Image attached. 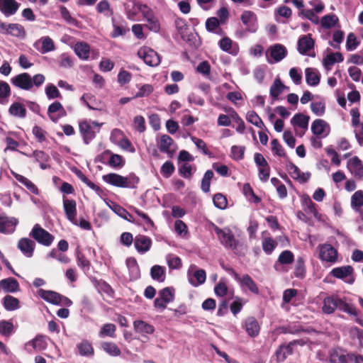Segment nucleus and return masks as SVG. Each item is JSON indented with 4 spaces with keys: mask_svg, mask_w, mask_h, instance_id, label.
Wrapping results in <instances>:
<instances>
[{
    "mask_svg": "<svg viewBox=\"0 0 363 363\" xmlns=\"http://www.w3.org/2000/svg\"><path fill=\"white\" fill-rule=\"evenodd\" d=\"M76 256L77 265L84 270H89L91 266V262L85 255L82 252L77 251Z\"/></svg>",
    "mask_w": 363,
    "mask_h": 363,
    "instance_id": "obj_59",
    "label": "nucleus"
},
{
    "mask_svg": "<svg viewBox=\"0 0 363 363\" xmlns=\"http://www.w3.org/2000/svg\"><path fill=\"white\" fill-rule=\"evenodd\" d=\"M353 272V267L350 265H347L333 269L330 272V274L335 278L344 279L345 278L352 275Z\"/></svg>",
    "mask_w": 363,
    "mask_h": 363,
    "instance_id": "obj_30",
    "label": "nucleus"
},
{
    "mask_svg": "<svg viewBox=\"0 0 363 363\" xmlns=\"http://www.w3.org/2000/svg\"><path fill=\"white\" fill-rule=\"evenodd\" d=\"M337 308L350 315L354 316L358 315V311L354 305L345 302V301L339 298L338 296L337 299Z\"/></svg>",
    "mask_w": 363,
    "mask_h": 363,
    "instance_id": "obj_38",
    "label": "nucleus"
},
{
    "mask_svg": "<svg viewBox=\"0 0 363 363\" xmlns=\"http://www.w3.org/2000/svg\"><path fill=\"white\" fill-rule=\"evenodd\" d=\"M77 177L86 185H87L90 189L95 191L98 194H101L102 193V189L100 186L95 184L91 180H89L86 175L79 169H77L75 172Z\"/></svg>",
    "mask_w": 363,
    "mask_h": 363,
    "instance_id": "obj_47",
    "label": "nucleus"
},
{
    "mask_svg": "<svg viewBox=\"0 0 363 363\" xmlns=\"http://www.w3.org/2000/svg\"><path fill=\"white\" fill-rule=\"evenodd\" d=\"M242 327L250 337H256L259 334L260 325L257 320L253 316L245 318Z\"/></svg>",
    "mask_w": 363,
    "mask_h": 363,
    "instance_id": "obj_13",
    "label": "nucleus"
},
{
    "mask_svg": "<svg viewBox=\"0 0 363 363\" xmlns=\"http://www.w3.org/2000/svg\"><path fill=\"white\" fill-rule=\"evenodd\" d=\"M174 170L175 167L172 162L167 161L161 167L160 173L164 177L169 178L174 173Z\"/></svg>",
    "mask_w": 363,
    "mask_h": 363,
    "instance_id": "obj_60",
    "label": "nucleus"
},
{
    "mask_svg": "<svg viewBox=\"0 0 363 363\" xmlns=\"http://www.w3.org/2000/svg\"><path fill=\"white\" fill-rule=\"evenodd\" d=\"M301 203L303 206H306L304 211H308V213L313 214L315 218L318 216V211L316 208V205L312 201L308 194H303L301 196Z\"/></svg>",
    "mask_w": 363,
    "mask_h": 363,
    "instance_id": "obj_41",
    "label": "nucleus"
},
{
    "mask_svg": "<svg viewBox=\"0 0 363 363\" xmlns=\"http://www.w3.org/2000/svg\"><path fill=\"white\" fill-rule=\"evenodd\" d=\"M45 94L49 99L62 98V95L58 89L52 84H49L45 87Z\"/></svg>",
    "mask_w": 363,
    "mask_h": 363,
    "instance_id": "obj_62",
    "label": "nucleus"
},
{
    "mask_svg": "<svg viewBox=\"0 0 363 363\" xmlns=\"http://www.w3.org/2000/svg\"><path fill=\"white\" fill-rule=\"evenodd\" d=\"M11 83L14 86L23 90H30L32 89L31 76L27 72L21 73L12 77Z\"/></svg>",
    "mask_w": 363,
    "mask_h": 363,
    "instance_id": "obj_10",
    "label": "nucleus"
},
{
    "mask_svg": "<svg viewBox=\"0 0 363 363\" xmlns=\"http://www.w3.org/2000/svg\"><path fill=\"white\" fill-rule=\"evenodd\" d=\"M138 55L149 66L155 67L160 62V58L157 52L150 48L144 47L140 48L138 52Z\"/></svg>",
    "mask_w": 363,
    "mask_h": 363,
    "instance_id": "obj_4",
    "label": "nucleus"
},
{
    "mask_svg": "<svg viewBox=\"0 0 363 363\" xmlns=\"http://www.w3.org/2000/svg\"><path fill=\"white\" fill-rule=\"evenodd\" d=\"M63 208L65 214L68 220L74 225H77V202L74 199H69L63 197Z\"/></svg>",
    "mask_w": 363,
    "mask_h": 363,
    "instance_id": "obj_7",
    "label": "nucleus"
},
{
    "mask_svg": "<svg viewBox=\"0 0 363 363\" xmlns=\"http://www.w3.org/2000/svg\"><path fill=\"white\" fill-rule=\"evenodd\" d=\"M345 351L340 347L333 348L329 353L330 363H347Z\"/></svg>",
    "mask_w": 363,
    "mask_h": 363,
    "instance_id": "obj_25",
    "label": "nucleus"
},
{
    "mask_svg": "<svg viewBox=\"0 0 363 363\" xmlns=\"http://www.w3.org/2000/svg\"><path fill=\"white\" fill-rule=\"evenodd\" d=\"M17 247L26 257H31L34 253L35 243L29 238H23L18 240Z\"/></svg>",
    "mask_w": 363,
    "mask_h": 363,
    "instance_id": "obj_16",
    "label": "nucleus"
},
{
    "mask_svg": "<svg viewBox=\"0 0 363 363\" xmlns=\"http://www.w3.org/2000/svg\"><path fill=\"white\" fill-rule=\"evenodd\" d=\"M294 262V253L289 250H286L281 252V254L279 255L277 261L274 264V267H276L277 263L280 264L289 265L292 264Z\"/></svg>",
    "mask_w": 363,
    "mask_h": 363,
    "instance_id": "obj_43",
    "label": "nucleus"
},
{
    "mask_svg": "<svg viewBox=\"0 0 363 363\" xmlns=\"http://www.w3.org/2000/svg\"><path fill=\"white\" fill-rule=\"evenodd\" d=\"M245 146L233 145L231 147V157L235 160H241L244 158Z\"/></svg>",
    "mask_w": 363,
    "mask_h": 363,
    "instance_id": "obj_63",
    "label": "nucleus"
},
{
    "mask_svg": "<svg viewBox=\"0 0 363 363\" xmlns=\"http://www.w3.org/2000/svg\"><path fill=\"white\" fill-rule=\"evenodd\" d=\"M215 232L217 234L220 242L228 248L235 249L237 247V241L234 235L230 230H224L218 227L215 228Z\"/></svg>",
    "mask_w": 363,
    "mask_h": 363,
    "instance_id": "obj_6",
    "label": "nucleus"
},
{
    "mask_svg": "<svg viewBox=\"0 0 363 363\" xmlns=\"http://www.w3.org/2000/svg\"><path fill=\"white\" fill-rule=\"evenodd\" d=\"M79 129L85 144H89L95 138V133L86 121L79 122Z\"/></svg>",
    "mask_w": 363,
    "mask_h": 363,
    "instance_id": "obj_18",
    "label": "nucleus"
},
{
    "mask_svg": "<svg viewBox=\"0 0 363 363\" xmlns=\"http://www.w3.org/2000/svg\"><path fill=\"white\" fill-rule=\"evenodd\" d=\"M230 115L232 120L238 124V127L236 128L237 132L243 133L245 130V125L243 120L239 116L238 113L233 108H230Z\"/></svg>",
    "mask_w": 363,
    "mask_h": 363,
    "instance_id": "obj_53",
    "label": "nucleus"
},
{
    "mask_svg": "<svg viewBox=\"0 0 363 363\" xmlns=\"http://www.w3.org/2000/svg\"><path fill=\"white\" fill-rule=\"evenodd\" d=\"M363 206V191L358 190L351 196V207L354 211H360Z\"/></svg>",
    "mask_w": 363,
    "mask_h": 363,
    "instance_id": "obj_46",
    "label": "nucleus"
},
{
    "mask_svg": "<svg viewBox=\"0 0 363 363\" xmlns=\"http://www.w3.org/2000/svg\"><path fill=\"white\" fill-rule=\"evenodd\" d=\"M271 57L277 62L282 60L287 55V50L281 44H275L269 48Z\"/></svg>",
    "mask_w": 363,
    "mask_h": 363,
    "instance_id": "obj_24",
    "label": "nucleus"
},
{
    "mask_svg": "<svg viewBox=\"0 0 363 363\" xmlns=\"http://www.w3.org/2000/svg\"><path fill=\"white\" fill-rule=\"evenodd\" d=\"M242 287H246L250 292L255 294L259 293V287L249 274H244L240 282Z\"/></svg>",
    "mask_w": 363,
    "mask_h": 363,
    "instance_id": "obj_34",
    "label": "nucleus"
},
{
    "mask_svg": "<svg viewBox=\"0 0 363 363\" xmlns=\"http://www.w3.org/2000/svg\"><path fill=\"white\" fill-rule=\"evenodd\" d=\"M309 116H305L303 113H296L291 120V123L294 125L298 126L303 129H307L309 122Z\"/></svg>",
    "mask_w": 363,
    "mask_h": 363,
    "instance_id": "obj_44",
    "label": "nucleus"
},
{
    "mask_svg": "<svg viewBox=\"0 0 363 363\" xmlns=\"http://www.w3.org/2000/svg\"><path fill=\"white\" fill-rule=\"evenodd\" d=\"M246 120L249 123L253 124L254 125L257 126L259 128H261V129L265 128V125H264L262 120L258 116V114L254 111H250L247 113Z\"/></svg>",
    "mask_w": 363,
    "mask_h": 363,
    "instance_id": "obj_49",
    "label": "nucleus"
},
{
    "mask_svg": "<svg viewBox=\"0 0 363 363\" xmlns=\"http://www.w3.org/2000/svg\"><path fill=\"white\" fill-rule=\"evenodd\" d=\"M150 276L158 282H164L166 279L165 267L157 264L152 266L150 269Z\"/></svg>",
    "mask_w": 363,
    "mask_h": 363,
    "instance_id": "obj_39",
    "label": "nucleus"
},
{
    "mask_svg": "<svg viewBox=\"0 0 363 363\" xmlns=\"http://www.w3.org/2000/svg\"><path fill=\"white\" fill-rule=\"evenodd\" d=\"M0 284L5 292L14 293L20 290L18 281L13 277L1 279Z\"/></svg>",
    "mask_w": 363,
    "mask_h": 363,
    "instance_id": "obj_29",
    "label": "nucleus"
},
{
    "mask_svg": "<svg viewBox=\"0 0 363 363\" xmlns=\"http://www.w3.org/2000/svg\"><path fill=\"white\" fill-rule=\"evenodd\" d=\"M102 179L106 183L119 188L135 189L140 179L135 174L130 173L123 177L116 173H109L103 175Z\"/></svg>",
    "mask_w": 363,
    "mask_h": 363,
    "instance_id": "obj_1",
    "label": "nucleus"
},
{
    "mask_svg": "<svg viewBox=\"0 0 363 363\" xmlns=\"http://www.w3.org/2000/svg\"><path fill=\"white\" fill-rule=\"evenodd\" d=\"M314 44L315 42L311 37V34L302 35L298 40V51L301 55H308L315 57V54L311 55L308 53L313 48Z\"/></svg>",
    "mask_w": 363,
    "mask_h": 363,
    "instance_id": "obj_12",
    "label": "nucleus"
},
{
    "mask_svg": "<svg viewBox=\"0 0 363 363\" xmlns=\"http://www.w3.org/2000/svg\"><path fill=\"white\" fill-rule=\"evenodd\" d=\"M326 125L323 120L316 119L311 125V131L315 135H320L324 133Z\"/></svg>",
    "mask_w": 363,
    "mask_h": 363,
    "instance_id": "obj_55",
    "label": "nucleus"
},
{
    "mask_svg": "<svg viewBox=\"0 0 363 363\" xmlns=\"http://www.w3.org/2000/svg\"><path fill=\"white\" fill-rule=\"evenodd\" d=\"M319 258L322 261L335 263L337 259V251L330 244H323L318 246Z\"/></svg>",
    "mask_w": 363,
    "mask_h": 363,
    "instance_id": "obj_5",
    "label": "nucleus"
},
{
    "mask_svg": "<svg viewBox=\"0 0 363 363\" xmlns=\"http://www.w3.org/2000/svg\"><path fill=\"white\" fill-rule=\"evenodd\" d=\"M305 259L303 257H298L294 264V277L298 279H303L306 275Z\"/></svg>",
    "mask_w": 363,
    "mask_h": 363,
    "instance_id": "obj_32",
    "label": "nucleus"
},
{
    "mask_svg": "<svg viewBox=\"0 0 363 363\" xmlns=\"http://www.w3.org/2000/svg\"><path fill=\"white\" fill-rule=\"evenodd\" d=\"M306 81L310 86H317L320 83V77L317 69L308 67L305 70Z\"/></svg>",
    "mask_w": 363,
    "mask_h": 363,
    "instance_id": "obj_33",
    "label": "nucleus"
},
{
    "mask_svg": "<svg viewBox=\"0 0 363 363\" xmlns=\"http://www.w3.org/2000/svg\"><path fill=\"white\" fill-rule=\"evenodd\" d=\"M241 21L242 23L247 26V30L250 32H255L257 28L254 23V21L256 20L255 14L250 11H244L241 15Z\"/></svg>",
    "mask_w": 363,
    "mask_h": 363,
    "instance_id": "obj_28",
    "label": "nucleus"
},
{
    "mask_svg": "<svg viewBox=\"0 0 363 363\" xmlns=\"http://www.w3.org/2000/svg\"><path fill=\"white\" fill-rule=\"evenodd\" d=\"M3 305L7 311H15L20 307L19 301L11 295H6L3 298Z\"/></svg>",
    "mask_w": 363,
    "mask_h": 363,
    "instance_id": "obj_48",
    "label": "nucleus"
},
{
    "mask_svg": "<svg viewBox=\"0 0 363 363\" xmlns=\"http://www.w3.org/2000/svg\"><path fill=\"white\" fill-rule=\"evenodd\" d=\"M213 204L220 209H225L228 206L227 198L220 193H217L213 198Z\"/></svg>",
    "mask_w": 363,
    "mask_h": 363,
    "instance_id": "obj_58",
    "label": "nucleus"
},
{
    "mask_svg": "<svg viewBox=\"0 0 363 363\" xmlns=\"http://www.w3.org/2000/svg\"><path fill=\"white\" fill-rule=\"evenodd\" d=\"M9 113L13 116L24 118L26 116L27 111L26 107L22 104L14 102L10 106Z\"/></svg>",
    "mask_w": 363,
    "mask_h": 363,
    "instance_id": "obj_35",
    "label": "nucleus"
},
{
    "mask_svg": "<svg viewBox=\"0 0 363 363\" xmlns=\"http://www.w3.org/2000/svg\"><path fill=\"white\" fill-rule=\"evenodd\" d=\"M79 354L83 357H91L94 354L92 344L87 340H84L77 345Z\"/></svg>",
    "mask_w": 363,
    "mask_h": 363,
    "instance_id": "obj_31",
    "label": "nucleus"
},
{
    "mask_svg": "<svg viewBox=\"0 0 363 363\" xmlns=\"http://www.w3.org/2000/svg\"><path fill=\"white\" fill-rule=\"evenodd\" d=\"M11 174L17 181L23 184L32 194L35 195H38L40 194V191L37 186L28 178L13 171H11Z\"/></svg>",
    "mask_w": 363,
    "mask_h": 363,
    "instance_id": "obj_26",
    "label": "nucleus"
},
{
    "mask_svg": "<svg viewBox=\"0 0 363 363\" xmlns=\"http://www.w3.org/2000/svg\"><path fill=\"white\" fill-rule=\"evenodd\" d=\"M11 95V88L9 84L2 80H0V104H4Z\"/></svg>",
    "mask_w": 363,
    "mask_h": 363,
    "instance_id": "obj_51",
    "label": "nucleus"
},
{
    "mask_svg": "<svg viewBox=\"0 0 363 363\" xmlns=\"http://www.w3.org/2000/svg\"><path fill=\"white\" fill-rule=\"evenodd\" d=\"M360 42L357 39L356 35L353 33L347 35L346 41V49L348 51L354 50L359 45Z\"/></svg>",
    "mask_w": 363,
    "mask_h": 363,
    "instance_id": "obj_64",
    "label": "nucleus"
},
{
    "mask_svg": "<svg viewBox=\"0 0 363 363\" xmlns=\"http://www.w3.org/2000/svg\"><path fill=\"white\" fill-rule=\"evenodd\" d=\"M133 328L136 333L145 335H151L155 332L153 325L141 320H136L133 322Z\"/></svg>",
    "mask_w": 363,
    "mask_h": 363,
    "instance_id": "obj_27",
    "label": "nucleus"
},
{
    "mask_svg": "<svg viewBox=\"0 0 363 363\" xmlns=\"http://www.w3.org/2000/svg\"><path fill=\"white\" fill-rule=\"evenodd\" d=\"M102 350L110 356L118 357L121 354V349L113 342H102L101 343Z\"/></svg>",
    "mask_w": 363,
    "mask_h": 363,
    "instance_id": "obj_40",
    "label": "nucleus"
},
{
    "mask_svg": "<svg viewBox=\"0 0 363 363\" xmlns=\"http://www.w3.org/2000/svg\"><path fill=\"white\" fill-rule=\"evenodd\" d=\"M24 27L18 23H9V34L13 37L23 38L26 36Z\"/></svg>",
    "mask_w": 363,
    "mask_h": 363,
    "instance_id": "obj_45",
    "label": "nucleus"
},
{
    "mask_svg": "<svg viewBox=\"0 0 363 363\" xmlns=\"http://www.w3.org/2000/svg\"><path fill=\"white\" fill-rule=\"evenodd\" d=\"M48 114L52 122L57 123L59 118L65 116L66 111L60 102L55 101L49 106Z\"/></svg>",
    "mask_w": 363,
    "mask_h": 363,
    "instance_id": "obj_15",
    "label": "nucleus"
},
{
    "mask_svg": "<svg viewBox=\"0 0 363 363\" xmlns=\"http://www.w3.org/2000/svg\"><path fill=\"white\" fill-rule=\"evenodd\" d=\"M338 21V18L335 15H325L321 19V26L324 28H330L333 27Z\"/></svg>",
    "mask_w": 363,
    "mask_h": 363,
    "instance_id": "obj_61",
    "label": "nucleus"
},
{
    "mask_svg": "<svg viewBox=\"0 0 363 363\" xmlns=\"http://www.w3.org/2000/svg\"><path fill=\"white\" fill-rule=\"evenodd\" d=\"M21 4L16 0H0V11L5 16H11L17 12Z\"/></svg>",
    "mask_w": 363,
    "mask_h": 363,
    "instance_id": "obj_14",
    "label": "nucleus"
},
{
    "mask_svg": "<svg viewBox=\"0 0 363 363\" xmlns=\"http://www.w3.org/2000/svg\"><path fill=\"white\" fill-rule=\"evenodd\" d=\"M48 337L43 335H37L34 339L26 344V349L29 353L33 351H42L47 348Z\"/></svg>",
    "mask_w": 363,
    "mask_h": 363,
    "instance_id": "obj_9",
    "label": "nucleus"
},
{
    "mask_svg": "<svg viewBox=\"0 0 363 363\" xmlns=\"http://www.w3.org/2000/svg\"><path fill=\"white\" fill-rule=\"evenodd\" d=\"M337 296H328L324 298L323 306L322 308L323 312L325 314H332L337 308Z\"/></svg>",
    "mask_w": 363,
    "mask_h": 363,
    "instance_id": "obj_36",
    "label": "nucleus"
},
{
    "mask_svg": "<svg viewBox=\"0 0 363 363\" xmlns=\"http://www.w3.org/2000/svg\"><path fill=\"white\" fill-rule=\"evenodd\" d=\"M300 343V340H295L289 342L288 344H282L279 345L275 352L277 362H283L286 360L288 355L293 354V347Z\"/></svg>",
    "mask_w": 363,
    "mask_h": 363,
    "instance_id": "obj_8",
    "label": "nucleus"
},
{
    "mask_svg": "<svg viewBox=\"0 0 363 363\" xmlns=\"http://www.w3.org/2000/svg\"><path fill=\"white\" fill-rule=\"evenodd\" d=\"M74 51L79 59L87 60L90 54V45L84 41L77 42L74 46Z\"/></svg>",
    "mask_w": 363,
    "mask_h": 363,
    "instance_id": "obj_22",
    "label": "nucleus"
},
{
    "mask_svg": "<svg viewBox=\"0 0 363 363\" xmlns=\"http://www.w3.org/2000/svg\"><path fill=\"white\" fill-rule=\"evenodd\" d=\"M124 158L118 154H114L111 152L108 160H107V164L113 169H121L125 165Z\"/></svg>",
    "mask_w": 363,
    "mask_h": 363,
    "instance_id": "obj_42",
    "label": "nucleus"
},
{
    "mask_svg": "<svg viewBox=\"0 0 363 363\" xmlns=\"http://www.w3.org/2000/svg\"><path fill=\"white\" fill-rule=\"evenodd\" d=\"M29 235L38 243L45 246H50L55 238L52 234L40 227L39 224L34 225Z\"/></svg>",
    "mask_w": 363,
    "mask_h": 363,
    "instance_id": "obj_3",
    "label": "nucleus"
},
{
    "mask_svg": "<svg viewBox=\"0 0 363 363\" xmlns=\"http://www.w3.org/2000/svg\"><path fill=\"white\" fill-rule=\"evenodd\" d=\"M213 172L212 170H207L201 180V188L205 193H208L210 191L211 180L213 177Z\"/></svg>",
    "mask_w": 363,
    "mask_h": 363,
    "instance_id": "obj_57",
    "label": "nucleus"
},
{
    "mask_svg": "<svg viewBox=\"0 0 363 363\" xmlns=\"http://www.w3.org/2000/svg\"><path fill=\"white\" fill-rule=\"evenodd\" d=\"M159 297L169 303L174 299V290L172 288L165 287L159 291Z\"/></svg>",
    "mask_w": 363,
    "mask_h": 363,
    "instance_id": "obj_56",
    "label": "nucleus"
},
{
    "mask_svg": "<svg viewBox=\"0 0 363 363\" xmlns=\"http://www.w3.org/2000/svg\"><path fill=\"white\" fill-rule=\"evenodd\" d=\"M206 279V273L204 269H196L192 274L188 272L189 282L194 287L203 284Z\"/></svg>",
    "mask_w": 363,
    "mask_h": 363,
    "instance_id": "obj_20",
    "label": "nucleus"
},
{
    "mask_svg": "<svg viewBox=\"0 0 363 363\" xmlns=\"http://www.w3.org/2000/svg\"><path fill=\"white\" fill-rule=\"evenodd\" d=\"M174 140L168 135H162L159 144V149L162 152L167 153L172 157L173 155V151L170 150V146L172 145Z\"/></svg>",
    "mask_w": 363,
    "mask_h": 363,
    "instance_id": "obj_37",
    "label": "nucleus"
},
{
    "mask_svg": "<svg viewBox=\"0 0 363 363\" xmlns=\"http://www.w3.org/2000/svg\"><path fill=\"white\" fill-rule=\"evenodd\" d=\"M135 6L146 22L144 26L152 32L159 33L161 29V24L153 10L147 4L142 3H137Z\"/></svg>",
    "mask_w": 363,
    "mask_h": 363,
    "instance_id": "obj_2",
    "label": "nucleus"
},
{
    "mask_svg": "<svg viewBox=\"0 0 363 363\" xmlns=\"http://www.w3.org/2000/svg\"><path fill=\"white\" fill-rule=\"evenodd\" d=\"M17 220L14 218L0 216V233L6 234L14 231Z\"/></svg>",
    "mask_w": 363,
    "mask_h": 363,
    "instance_id": "obj_21",
    "label": "nucleus"
},
{
    "mask_svg": "<svg viewBox=\"0 0 363 363\" xmlns=\"http://www.w3.org/2000/svg\"><path fill=\"white\" fill-rule=\"evenodd\" d=\"M289 89V87L285 86L282 82L280 78H276L273 82V84L270 86L269 94L273 99V101H277L279 99V96L285 90Z\"/></svg>",
    "mask_w": 363,
    "mask_h": 363,
    "instance_id": "obj_23",
    "label": "nucleus"
},
{
    "mask_svg": "<svg viewBox=\"0 0 363 363\" xmlns=\"http://www.w3.org/2000/svg\"><path fill=\"white\" fill-rule=\"evenodd\" d=\"M116 326L114 324L106 323L101 327V328L99 331V336H101V337L109 336L111 337H116Z\"/></svg>",
    "mask_w": 363,
    "mask_h": 363,
    "instance_id": "obj_52",
    "label": "nucleus"
},
{
    "mask_svg": "<svg viewBox=\"0 0 363 363\" xmlns=\"http://www.w3.org/2000/svg\"><path fill=\"white\" fill-rule=\"evenodd\" d=\"M38 294L45 301L55 304V305H60V298H61V294L59 293L54 291H50V290H45V289H39L38 291Z\"/></svg>",
    "mask_w": 363,
    "mask_h": 363,
    "instance_id": "obj_19",
    "label": "nucleus"
},
{
    "mask_svg": "<svg viewBox=\"0 0 363 363\" xmlns=\"http://www.w3.org/2000/svg\"><path fill=\"white\" fill-rule=\"evenodd\" d=\"M347 168L356 179H363V162L357 156H354L347 161Z\"/></svg>",
    "mask_w": 363,
    "mask_h": 363,
    "instance_id": "obj_11",
    "label": "nucleus"
},
{
    "mask_svg": "<svg viewBox=\"0 0 363 363\" xmlns=\"http://www.w3.org/2000/svg\"><path fill=\"white\" fill-rule=\"evenodd\" d=\"M135 247L137 251L143 254L150 250L152 245V240L144 235H138L134 240Z\"/></svg>",
    "mask_w": 363,
    "mask_h": 363,
    "instance_id": "obj_17",
    "label": "nucleus"
},
{
    "mask_svg": "<svg viewBox=\"0 0 363 363\" xmlns=\"http://www.w3.org/2000/svg\"><path fill=\"white\" fill-rule=\"evenodd\" d=\"M13 324L9 320H2L0 321V334L9 337L13 333Z\"/></svg>",
    "mask_w": 363,
    "mask_h": 363,
    "instance_id": "obj_54",
    "label": "nucleus"
},
{
    "mask_svg": "<svg viewBox=\"0 0 363 363\" xmlns=\"http://www.w3.org/2000/svg\"><path fill=\"white\" fill-rule=\"evenodd\" d=\"M277 245V242L271 237L264 238L262 242V249L267 255H271Z\"/></svg>",
    "mask_w": 363,
    "mask_h": 363,
    "instance_id": "obj_50",
    "label": "nucleus"
}]
</instances>
